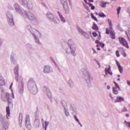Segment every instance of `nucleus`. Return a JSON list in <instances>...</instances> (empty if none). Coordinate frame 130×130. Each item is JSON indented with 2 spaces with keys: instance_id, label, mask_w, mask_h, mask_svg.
<instances>
[{
  "instance_id": "obj_1",
  "label": "nucleus",
  "mask_w": 130,
  "mask_h": 130,
  "mask_svg": "<svg viewBox=\"0 0 130 130\" xmlns=\"http://www.w3.org/2000/svg\"><path fill=\"white\" fill-rule=\"evenodd\" d=\"M26 29L28 30L30 34H31L32 36H33L36 43H37V44H38V45H40V44H41V43L39 41V38H38V37L36 35H37V33H38L40 37H41V33L39 32V31L35 28L32 27V26H31V25H26Z\"/></svg>"
},
{
  "instance_id": "obj_2",
  "label": "nucleus",
  "mask_w": 130,
  "mask_h": 130,
  "mask_svg": "<svg viewBox=\"0 0 130 130\" xmlns=\"http://www.w3.org/2000/svg\"><path fill=\"white\" fill-rule=\"evenodd\" d=\"M28 90H29L30 93L33 95H36L38 92V89H37V86H36V83L34 81L33 78H30L27 84Z\"/></svg>"
},
{
  "instance_id": "obj_3",
  "label": "nucleus",
  "mask_w": 130,
  "mask_h": 130,
  "mask_svg": "<svg viewBox=\"0 0 130 130\" xmlns=\"http://www.w3.org/2000/svg\"><path fill=\"white\" fill-rule=\"evenodd\" d=\"M81 72L83 74V78L85 80L88 86L90 87H92L91 84V78L90 77V73L86 68L81 69Z\"/></svg>"
},
{
  "instance_id": "obj_4",
  "label": "nucleus",
  "mask_w": 130,
  "mask_h": 130,
  "mask_svg": "<svg viewBox=\"0 0 130 130\" xmlns=\"http://www.w3.org/2000/svg\"><path fill=\"white\" fill-rule=\"evenodd\" d=\"M21 17H23L24 19H28L29 21H34L37 22V17L35 16L33 13L31 12H27L26 11H23Z\"/></svg>"
},
{
  "instance_id": "obj_5",
  "label": "nucleus",
  "mask_w": 130,
  "mask_h": 130,
  "mask_svg": "<svg viewBox=\"0 0 130 130\" xmlns=\"http://www.w3.org/2000/svg\"><path fill=\"white\" fill-rule=\"evenodd\" d=\"M60 3L63 6L65 14H69L70 8H69V5H71V0H60Z\"/></svg>"
},
{
  "instance_id": "obj_6",
  "label": "nucleus",
  "mask_w": 130,
  "mask_h": 130,
  "mask_svg": "<svg viewBox=\"0 0 130 130\" xmlns=\"http://www.w3.org/2000/svg\"><path fill=\"white\" fill-rule=\"evenodd\" d=\"M21 5L24 7H26L28 10L33 9V3L31 0H21Z\"/></svg>"
},
{
  "instance_id": "obj_7",
  "label": "nucleus",
  "mask_w": 130,
  "mask_h": 130,
  "mask_svg": "<svg viewBox=\"0 0 130 130\" xmlns=\"http://www.w3.org/2000/svg\"><path fill=\"white\" fill-rule=\"evenodd\" d=\"M68 44L70 48L71 53L73 54V56H76L77 54L75 53L76 51V47L75 46V44L72 40H69L68 42Z\"/></svg>"
},
{
  "instance_id": "obj_8",
  "label": "nucleus",
  "mask_w": 130,
  "mask_h": 130,
  "mask_svg": "<svg viewBox=\"0 0 130 130\" xmlns=\"http://www.w3.org/2000/svg\"><path fill=\"white\" fill-rule=\"evenodd\" d=\"M7 21L10 26H14L15 25V22L14 21V17L13 14L10 12L7 13Z\"/></svg>"
},
{
  "instance_id": "obj_9",
  "label": "nucleus",
  "mask_w": 130,
  "mask_h": 130,
  "mask_svg": "<svg viewBox=\"0 0 130 130\" xmlns=\"http://www.w3.org/2000/svg\"><path fill=\"white\" fill-rule=\"evenodd\" d=\"M6 116H3V114H0V121L3 124V128L5 129H8L9 127V124L6 122Z\"/></svg>"
},
{
  "instance_id": "obj_10",
  "label": "nucleus",
  "mask_w": 130,
  "mask_h": 130,
  "mask_svg": "<svg viewBox=\"0 0 130 130\" xmlns=\"http://www.w3.org/2000/svg\"><path fill=\"white\" fill-rule=\"evenodd\" d=\"M8 101V106L6 107V117L8 119H9V116H10V114H11V112L10 111V105H13V104L12 103V99H11L10 98H8L6 100Z\"/></svg>"
},
{
  "instance_id": "obj_11",
  "label": "nucleus",
  "mask_w": 130,
  "mask_h": 130,
  "mask_svg": "<svg viewBox=\"0 0 130 130\" xmlns=\"http://www.w3.org/2000/svg\"><path fill=\"white\" fill-rule=\"evenodd\" d=\"M46 16H47V18L49 20H51L53 22V23H54L55 24L57 23V21H58V19L54 17V15H53L52 13L50 12H48L47 13Z\"/></svg>"
},
{
  "instance_id": "obj_12",
  "label": "nucleus",
  "mask_w": 130,
  "mask_h": 130,
  "mask_svg": "<svg viewBox=\"0 0 130 130\" xmlns=\"http://www.w3.org/2000/svg\"><path fill=\"white\" fill-rule=\"evenodd\" d=\"M13 7L16 12H17V13H18V14H19L20 15L22 16V14H23V13H24L23 12H24L25 10L21 9L20 5H19V4L17 3H15Z\"/></svg>"
},
{
  "instance_id": "obj_13",
  "label": "nucleus",
  "mask_w": 130,
  "mask_h": 130,
  "mask_svg": "<svg viewBox=\"0 0 130 130\" xmlns=\"http://www.w3.org/2000/svg\"><path fill=\"white\" fill-rule=\"evenodd\" d=\"M14 73L15 75V79L17 82H19V65L15 66L14 69Z\"/></svg>"
},
{
  "instance_id": "obj_14",
  "label": "nucleus",
  "mask_w": 130,
  "mask_h": 130,
  "mask_svg": "<svg viewBox=\"0 0 130 130\" xmlns=\"http://www.w3.org/2000/svg\"><path fill=\"white\" fill-rule=\"evenodd\" d=\"M25 126L28 129H31V123L30 122V116L27 115L25 118Z\"/></svg>"
},
{
  "instance_id": "obj_15",
  "label": "nucleus",
  "mask_w": 130,
  "mask_h": 130,
  "mask_svg": "<svg viewBox=\"0 0 130 130\" xmlns=\"http://www.w3.org/2000/svg\"><path fill=\"white\" fill-rule=\"evenodd\" d=\"M109 30H110V34L111 35V39H115V34H114V30L112 28V24H111V21H109Z\"/></svg>"
},
{
  "instance_id": "obj_16",
  "label": "nucleus",
  "mask_w": 130,
  "mask_h": 130,
  "mask_svg": "<svg viewBox=\"0 0 130 130\" xmlns=\"http://www.w3.org/2000/svg\"><path fill=\"white\" fill-rule=\"evenodd\" d=\"M43 91L46 94L48 98H51V92L50 90L47 86H44L43 88Z\"/></svg>"
},
{
  "instance_id": "obj_17",
  "label": "nucleus",
  "mask_w": 130,
  "mask_h": 130,
  "mask_svg": "<svg viewBox=\"0 0 130 130\" xmlns=\"http://www.w3.org/2000/svg\"><path fill=\"white\" fill-rule=\"evenodd\" d=\"M119 41L123 46H125L126 48H128V44H127V42L123 38H119Z\"/></svg>"
},
{
  "instance_id": "obj_18",
  "label": "nucleus",
  "mask_w": 130,
  "mask_h": 130,
  "mask_svg": "<svg viewBox=\"0 0 130 130\" xmlns=\"http://www.w3.org/2000/svg\"><path fill=\"white\" fill-rule=\"evenodd\" d=\"M6 83H5V80H4V77L2 76V74L0 73V89L2 92H4V90L3 89V86H5Z\"/></svg>"
},
{
  "instance_id": "obj_19",
  "label": "nucleus",
  "mask_w": 130,
  "mask_h": 130,
  "mask_svg": "<svg viewBox=\"0 0 130 130\" xmlns=\"http://www.w3.org/2000/svg\"><path fill=\"white\" fill-rule=\"evenodd\" d=\"M78 31L79 32V33H81L84 37L87 38V39H89V35L87 34L86 32L84 31L82 29H81L80 27L77 28Z\"/></svg>"
},
{
  "instance_id": "obj_20",
  "label": "nucleus",
  "mask_w": 130,
  "mask_h": 130,
  "mask_svg": "<svg viewBox=\"0 0 130 130\" xmlns=\"http://www.w3.org/2000/svg\"><path fill=\"white\" fill-rule=\"evenodd\" d=\"M52 70L51 68L49 67V66H45L44 67V73L45 74H49V73H51Z\"/></svg>"
},
{
  "instance_id": "obj_21",
  "label": "nucleus",
  "mask_w": 130,
  "mask_h": 130,
  "mask_svg": "<svg viewBox=\"0 0 130 130\" xmlns=\"http://www.w3.org/2000/svg\"><path fill=\"white\" fill-rule=\"evenodd\" d=\"M19 88V92L20 94H23V92L24 91V83L23 82H21L20 85H19L18 86Z\"/></svg>"
},
{
  "instance_id": "obj_22",
  "label": "nucleus",
  "mask_w": 130,
  "mask_h": 130,
  "mask_svg": "<svg viewBox=\"0 0 130 130\" xmlns=\"http://www.w3.org/2000/svg\"><path fill=\"white\" fill-rule=\"evenodd\" d=\"M124 101V98L121 96H117L116 100L114 101L115 103H117V102H119L120 103Z\"/></svg>"
},
{
  "instance_id": "obj_23",
  "label": "nucleus",
  "mask_w": 130,
  "mask_h": 130,
  "mask_svg": "<svg viewBox=\"0 0 130 130\" xmlns=\"http://www.w3.org/2000/svg\"><path fill=\"white\" fill-rule=\"evenodd\" d=\"M39 124H40V121L38 119H36L35 120L34 122V125L36 127V128L39 127Z\"/></svg>"
},
{
  "instance_id": "obj_24",
  "label": "nucleus",
  "mask_w": 130,
  "mask_h": 130,
  "mask_svg": "<svg viewBox=\"0 0 130 130\" xmlns=\"http://www.w3.org/2000/svg\"><path fill=\"white\" fill-rule=\"evenodd\" d=\"M116 63L118 68V70L120 74H122V71H123V69L122 68L121 66H120V64H119V62H118V61H117V60H116Z\"/></svg>"
},
{
  "instance_id": "obj_25",
  "label": "nucleus",
  "mask_w": 130,
  "mask_h": 130,
  "mask_svg": "<svg viewBox=\"0 0 130 130\" xmlns=\"http://www.w3.org/2000/svg\"><path fill=\"white\" fill-rule=\"evenodd\" d=\"M57 14L61 21V22H63V23H66V19H64L63 17H62V15H61V14L60 13V12H59V11H57Z\"/></svg>"
},
{
  "instance_id": "obj_26",
  "label": "nucleus",
  "mask_w": 130,
  "mask_h": 130,
  "mask_svg": "<svg viewBox=\"0 0 130 130\" xmlns=\"http://www.w3.org/2000/svg\"><path fill=\"white\" fill-rule=\"evenodd\" d=\"M92 29H93V30H99V28L98 27V26L94 22H93V23Z\"/></svg>"
},
{
  "instance_id": "obj_27",
  "label": "nucleus",
  "mask_w": 130,
  "mask_h": 130,
  "mask_svg": "<svg viewBox=\"0 0 130 130\" xmlns=\"http://www.w3.org/2000/svg\"><path fill=\"white\" fill-rule=\"evenodd\" d=\"M68 84L70 87H71V88H73V87H74V81H73L72 79H69V80L68 81Z\"/></svg>"
},
{
  "instance_id": "obj_28",
  "label": "nucleus",
  "mask_w": 130,
  "mask_h": 130,
  "mask_svg": "<svg viewBox=\"0 0 130 130\" xmlns=\"http://www.w3.org/2000/svg\"><path fill=\"white\" fill-rule=\"evenodd\" d=\"M113 94H115V95H117L118 91H117V88H116V87H113Z\"/></svg>"
},
{
  "instance_id": "obj_29",
  "label": "nucleus",
  "mask_w": 130,
  "mask_h": 130,
  "mask_svg": "<svg viewBox=\"0 0 130 130\" xmlns=\"http://www.w3.org/2000/svg\"><path fill=\"white\" fill-rule=\"evenodd\" d=\"M19 121L21 124L22 123V121H23V114L22 113L19 114Z\"/></svg>"
},
{
  "instance_id": "obj_30",
  "label": "nucleus",
  "mask_w": 130,
  "mask_h": 130,
  "mask_svg": "<svg viewBox=\"0 0 130 130\" xmlns=\"http://www.w3.org/2000/svg\"><path fill=\"white\" fill-rule=\"evenodd\" d=\"M86 5H88L89 7H91V10H95V6H93V4L90 3H86Z\"/></svg>"
},
{
  "instance_id": "obj_31",
  "label": "nucleus",
  "mask_w": 130,
  "mask_h": 130,
  "mask_svg": "<svg viewBox=\"0 0 130 130\" xmlns=\"http://www.w3.org/2000/svg\"><path fill=\"white\" fill-rule=\"evenodd\" d=\"M64 110L65 115L66 116H69L70 113L69 112V111H68V109L67 108H64Z\"/></svg>"
},
{
  "instance_id": "obj_32",
  "label": "nucleus",
  "mask_w": 130,
  "mask_h": 130,
  "mask_svg": "<svg viewBox=\"0 0 130 130\" xmlns=\"http://www.w3.org/2000/svg\"><path fill=\"white\" fill-rule=\"evenodd\" d=\"M61 104H62V106L64 109V108H66V106H67V102H66L64 101H61Z\"/></svg>"
},
{
  "instance_id": "obj_33",
  "label": "nucleus",
  "mask_w": 130,
  "mask_h": 130,
  "mask_svg": "<svg viewBox=\"0 0 130 130\" xmlns=\"http://www.w3.org/2000/svg\"><path fill=\"white\" fill-rule=\"evenodd\" d=\"M107 4H108V5H109V3L108 2H103L102 3V8H106V5H107Z\"/></svg>"
},
{
  "instance_id": "obj_34",
  "label": "nucleus",
  "mask_w": 130,
  "mask_h": 130,
  "mask_svg": "<svg viewBox=\"0 0 130 130\" xmlns=\"http://www.w3.org/2000/svg\"><path fill=\"white\" fill-rule=\"evenodd\" d=\"M110 70H111L110 66H109V68L108 69H107V68H105V73H106V75H107V72H110Z\"/></svg>"
},
{
  "instance_id": "obj_35",
  "label": "nucleus",
  "mask_w": 130,
  "mask_h": 130,
  "mask_svg": "<svg viewBox=\"0 0 130 130\" xmlns=\"http://www.w3.org/2000/svg\"><path fill=\"white\" fill-rule=\"evenodd\" d=\"M124 124H125L126 126H127V127H129V128H130V122L124 121Z\"/></svg>"
},
{
  "instance_id": "obj_36",
  "label": "nucleus",
  "mask_w": 130,
  "mask_h": 130,
  "mask_svg": "<svg viewBox=\"0 0 130 130\" xmlns=\"http://www.w3.org/2000/svg\"><path fill=\"white\" fill-rule=\"evenodd\" d=\"M49 124V122H48L46 121L45 122V126H44L45 130L47 129V126H48Z\"/></svg>"
},
{
  "instance_id": "obj_37",
  "label": "nucleus",
  "mask_w": 130,
  "mask_h": 130,
  "mask_svg": "<svg viewBox=\"0 0 130 130\" xmlns=\"http://www.w3.org/2000/svg\"><path fill=\"white\" fill-rule=\"evenodd\" d=\"M91 17L92 19L94 20V21H96V22H98V20L97 19V18H96V17L94 16V14H93V13L91 14Z\"/></svg>"
},
{
  "instance_id": "obj_38",
  "label": "nucleus",
  "mask_w": 130,
  "mask_h": 130,
  "mask_svg": "<svg viewBox=\"0 0 130 130\" xmlns=\"http://www.w3.org/2000/svg\"><path fill=\"white\" fill-rule=\"evenodd\" d=\"M99 16L101 18H105V17H106V15H105V14H104L103 13H99Z\"/></svg>"
},
{
  "instance_id": "obj_39",
  "label": "nucleus",
  "mask_w": 130,
  "mask_h": 130,
  "mask_svg": "<svg viewBox=\"0 0 130 130\" xmlns=\"http://www.w3.org/2000/svg\"><path fill=\"white\" fill-rule=\"evenodd\" d=\"M11 60L12 63H13V64H16V63H17L16 60H15V58H11Z\"/></svg>"
},
{
  "instance_id": "obj_40",
  "label": "nucleus",
  "mask_w": 130,
  "mask_h": 130,
  "mask_svg": "<svg viewBox=\"0 0 130 130\" xmlns=\"http://www.w3.org/2000/svg\"><path fill=\"white\" fill-rule=\"evenodd\" d=\"M120 10H121V7H119L117 9V15L118 16H119V13H120Z\"/></svg>"
},
{
  "instance_id": "obj_41",
  "label": "nucleus",
  "mask_w": 130,
  "mask_h": 130,
  "mask_svg": "<svg viewBox=\"0 0 130 130\" xmlns=\"http://www.w3.org/2000/svg\"><path fill=\"white\" fill-rule=\"evenodd\" d=\"M92 35L93 37H96V36H98V34H97V32H96V31H93L92 32Z\"/></svg>"
},
{
  "instance_id": "obj_42",
  "label": "nucleus",
  "mask_w": 130,
  "mask_h": 130,
  "mask_svg": "<svg viewBox=\"0 0 130 130\" xmlns=\"http://www.w3.org/2000/svg\"><path fill=\"white\" fill-rule=\"evenodd\" d=\"M116 54L117 57H119V56H120V55L119 54V51L118 50H117L116 51Z\"/></svg>"
},
{
  "instance_id": "obj_43",
  "label": "nucleus",
  "mask_w": 130,
  "mask_h": 130,
  "mask_svg": "<svg viewBox=\"0 0 130 130\" xmlns=\"http://www.w3.org/2000/svg\"><path fill=\"white\" fill-rule=\"evenodd\" d=\"M10 94L9 93H7L6 94H5V99H6L7 100V98H10Z\"/></svg>"
},
{
  "instance_id": "obj_44",
  "label": "nucleus",
  "mask_w": 130,
  "mask_h": 130,
  "mask_svg": "<svg viewBox=\"0 0 130 130\" xmlns=\"http://www.w3.org/2000/svg\"><path fill=\"white\" fill-rule=\"evenodd\" d=\"M106 34H109L110 33V30L108 29L107 28H106Z\"/></svg>"
},
{
  "instance_id": "obj_45",
  "label": "nucleus",
  "mask_w": 130,
  "mask_h": 130,
  "mask_svg": "<svg viewBox=\"0 0 130 130\" xmlns=\"http://www.w3.org/2000/svg\"><path fill=\"white\" fill-rule=\"evenodd\" d=\"M127 110L126 109V108L125 107H123V110H121V112L127 111Z\"/></svg>"
},
{
  "instance_id": "obj_46",
  "label": "nucleus",
  "mask_w": 130,
  "mask_h": 130,
  "mask_svg": "<svg viewBox=\"0 0 130 130\" xmlns=\"http://www.w3.org/2000/svg\"><path fill=\"white\" fill-rule=\"evenodd\" d=\"M83 6L85 8V9H86V10H87L88 11V10H89V7H88V6L86 5H85V4H83Z\"/></svg>"
},
{
  "instance_id": "obj_47",
  "label": "nucleus",
  "mask_w": 130,
  "mask_h": 130,
  "mask_svg": "<svg viewBox=\"0 0 130 130\" xmlns=\"http://www.w3.org/2000/svg\"><path fill=\"white\" fill-rule=\"evenodd\" d=\"M98 32L99 33V37H98L99 40H100L101 39V32H100L99 31H98Z\"/></svg>"
},
{
  "instance_id": "obj_48",
  "label": "nucleus",
  "mask_w": 130,
  "mask_h": 130,
  "mask_svg": "<svg viewBox=\"0 0 130 130\" xmlns=\"http://www.w3.org/2000/svg\"><path fill=\"white\" fill-rule=\"evenodd\" d=\"M74 119L76 120V121H79V119L78 118V117H77V116H74Z\"/></svg>"
},
{
  "instance_id": "obj_49",
  "label": "nucleus",
  "mask_w": 130,
  "mask_h": 130,
  "mask_svg": "<svg viewBox=\"0 0 130 130\" xmlns=\"http://www.w3.org/2000/svg\"><path fill=\"white\" fill-rule=\"evenodd\" d=\"M105 46V44L104 43H102V42L101 43V47L102 48H103Z\"/></svg>"
},
{
  "instance_id": "obj_50",
  "label": "nucleus",
  "mask_w": 130,
  "mask_h": 130,
  "mask_svg": "<svg viewBox=\"0 0 130 130\" xmlns=\"http://www.w3.org/2000/svg\"><path fill=\"white\" fill-rule=\"evenodd\" d=\"M115 85L118 88L119 90H120V87H119V85H118V84L116 83V84H115Z\"/></svg>"
},
{
  "instance_id": "obj_51",
  "label": "nucleus",
  "mask_w": 130,
  "mask_h": 130,
  "mask_svg": "<svg viewBox=\"0 0 130 130\" xmlns=\"http://www.w3.org/2000/svg\"><path fill=\"white\" fill-rule=\"evenodd\" d=\"M3 39H2L1 38H0V47L2 46V44H3Z\"/></svg>"
},
{
  "instance_id": "obj_52",
  "label": "nucleus",
  "mask_w": 130,
  "mask_h": 130,
  "mask_svg": "<svg viewBox=\"0 0 130 130\" xmlns=\"http://www.w3.org/2000/svg\"><path fill=\"white\" fill-rule=\"evenodd\" d=\"M77 122L80 125L81 127H83V125L81 123V122H80V120L77 121Z\"/></svg>"
},
{
  "instance_id": "obj_53",
  "label": "nucleus",
  "mask_w": 130,
  "mask_h": 130,
  "mask_svg": "<svg viewBox=\"0 0 130 130\" xmlns=\"http://www.w3.org/2000/svg\"><path fill=\"white\" fill-rule=\"evenodd\" d=\"M77 122L80 125L81 127H83V125L81 123V122H80V120L77 121Z\"/></svg>"
},
{
  "instance_id": "obj_54",
  "label": "nucleus",
  "mask_w": 130,
  "mask_h": 130,
  "mask_svg": "<svg viewBox=\"0 0 130 130\" xmlns=\"http://www.w3.org/2000/svg\"><path fill=\"white\" fill-rule=\"evenodd\" d=\"M101 46V42L98 44V45H96V47H100Z\"/></svg>"
},
{
  "instance_id": "obj_55",
  "label": "nucleus",
  "mask_w": 130,
  "mask_h": 130,
  "mask_svg": "<svg viewBox=\"0 0 130 130\" xmlns=\"http://www.w3.org/2000/svg\"><path fill=\"white\" fill-rule=\"evenodd\" d=\"M51 59L52 61L54 63V64H56V63L55 62V61H54L53 58H51Z\"/></svg>"
},
{
  "instance_id": "obj_56",
  "label": "nucleus",
  "mask_w": 130,
  "mask_h": 130,
  "mask_svg": "<svg viewBox=\"0 0 130 130\" xmlns=\"http://www.w3.org/2000/svg\"><path fill=\"white\" fill-rule=\"evenodd\" d=\"M101 43V42H100L99 40H96L95 41V43H96V44H99V43Z\"/></svg>"
},
{
  "instance_id": "obj_57",
  "label": "nucleus",
  "mask_w": 130,
  "mask_h": 130,
  "mask_svg": "<svg viewBox=\"0 0 130 130\" xmlns=\"http://www.w3.org/2000/svg\"><path fill=\"white\" fill-rule=\"evenodd\" d=\"M97 65L99 66V68H101V65H100V62L99 61L96 62Z\"/></svg>"
},
{
  "instance_id": "obj_58",
  "label": "nucleus",
  "mask_w": 130,
  "mask_h": 130,
  "mask_svg": "<svg viewBox=\"0 0 130 130\" xmlns=\"http://www.w3.org/2000/svg\"><path fill=\"white\" fill-rule=\"evenodd\" d=\"M107 74H109V75H111V76H112V72H107Z\"/></svg>"
},
{
  "instance_id": "obj_59",
  "label": "nucleus",
  "mask_w": 130,
  "mask_h": 130,
  "mask_svg": "<svg viewBox=\"0 0 130 130\" xmlns=\"http://www.w3.org/2000/svg\"><path fill=\"white\" fill-rule=\"evenodd\" d=\"M127 84L128 86L130 87V81L128 80H127Z\"/></svg>"
},
{
  "instance_id": "obj_60",
  "label": "nucleus",
  "mask_w": 130,
  "mask_h": 130,
  "mask_svg": "<svg viewBox=\"0 0 130 130\" xmlns=\"http://www.w3.org/2000/svg\"><path fill=\"white\" fill-rule=\"evenodd\" d=\"M66 53H67V54L70 53V51L68 49H66Z\"/></svg>"
},
{
  "instance_id": "obj_61",
  "label": "nucleus",
  "mask_w": 130,
  "mask_h": 130,
  "mask_svg": "<svg viewBox=\"0 0 130 130\" xmlns=\"http://www.w3.org/2000/svg\"><path fill=\"white\" fill-rule=\"evenodd\" d=\"M70 109H71V110H74V108H73V105L70 106Z\"/></svg>"
},
{
  "instance_id": "obj_62",
  "label": "nucleus",
  "mask_w": 130,
  "mask_h": 130,
  "mask_svg": "<svg viewBox=\"0 0 130 130\" xmlns=\"http://www.w3.org/2000/svg\"><path fill=\"white\" fill-rule=\"evenodd\" d=\"M107 88L108 90H110V86L108 85Z\"/></svg>"
},
{
  "instance_id": "obj_63",
  "label": "nucleus",
  "mask_w": 130,
  "mask_h": 130,
  "mask_svg": "<svg viewBox=\"0 0 130 130\" xmlns=\"http://www.w3.org/2000/svg\"><path fill=\"white\" fill-rule=\"evenodd\" d=\"M13 86V82L11 83L10 86V89H12V87Z\"/></svg>"
},
{
  "instance_id": "obj_64",
  "label": "nucleus",
  "mask_w": 130,
  "mask_h": 130,
  "mask_svg": "<svg viewBox=\"0 0 130 130\" xmlns=\"http://www.w3.org/2000/svg\"><path fill=\"white\" fill-rule=\"evenodd\" d=\"M93 61H95V62H98V60H97V59H94Z\"/></svg>"
}]
</instances>
